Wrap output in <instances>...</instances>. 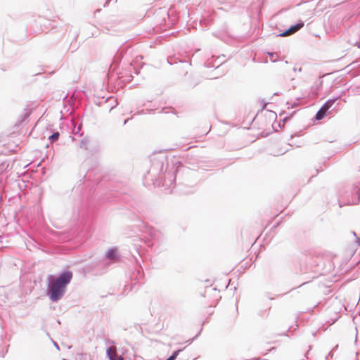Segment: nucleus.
<instances>
[{"label": "nucleus", "mask_w": 360, "mask_h": 360, "mask_svg": "<svg viewBox=\"0 0 360 360\" xmlns=\"http://www.w3.org/2000/svg\"><path fill=\"white\" fill-rule=\"evenodd\" d=\"M107 354L110 360H123V358L117 353L116 347L114 346L107 349Z\"/></svg>", "instance_id": "20e7f679"}, {"label": "nucleus", "mask_w": 360, "mask_h": 360, "mask_svg": "<svg viewBox=\"0 0 360 360\" xmlns=\"http://www.w3.org/2000/svg\"><path fill=\"white\" fill-rule=\"evenodd\" d=\"M274 54L273 53H271V56H272V58H274V56H273Z\"/></svg>", "instance_id": "1a4fd4ad"}, {"label": "nucleus", "mask_w": 360, "mask_h": 360, "mask_svg": "<svg viewBox=\"0 0 360 360\" xmlns=\"http://www.w3.org/2000/svg\"><path fill=\"white\" fill-rule=\"evenodd\" d=\"M304 26V23H298L295 25L291 26L288 30H285L283 33L280 34V36L281 37H286L291 35L294 33H295L297 31H298L300 29H301Z\"/></svg>", "instance_id": "7ed1b4c3"}, {"label": "nucleus", "mask_w": 360, "mask_h": 360, "mask_svg": "<svg viewBox=\"0 0 360 360\" xmlns=\"http://www.w3.org/2000/svg\"><path fill=\"white\" fill-rule=\"evenodd\" d=\"M72 278V272L65 271L53 281L49 291V296L52 301H57L63 296L65 287L70 282Z\"/></svg>", "instance_id": "f257e3e1"}, {"label": "nucleus", "mask_w": 360, "mask_h": 360, "mask_svg": "<svg viewBox=\"0 0 360 360\" xmlns=\"http://www.w3.org/2000/svg\"><path fill=\"white\" fill-rule=\"evenodd\" d=\"M107 257L110 259H114L117 257V250L115 248L110 249L106 255Z\"/></svg>", "instance_id": "39448f33"}, {"label": "nucleus", "mask_w": 360, "mask_h": 360, "mask_svg": "<svg viewBox=\"0 0 360 360\" xmlns=\"http://www.w3.org/2000/svg\"><path fill=\"white\" fill-rule=\"evenodd\" d=\"M334 100H328L317 112L316 115V120L323 119L327 113V111L333 105Z\"/></svg>", "instance_id": "f03ea898"}, {"label": "nucleus", "mask_w": 360, "mask_h": 360, "mask_svg": "<svg viewBox=\"0 0 360 360\" xmlns=\"http://www.w3.org/2000/svg\"><path fill=\"white\" fill-rule=\"evenodd\" d=\"M181 352V350H176L175 351L173 354L169 356L167 360H174L176 356H178V354H179V352Z\"/></svg>", "instance_id": "0eeeda50"}, {"label": "nucleus", "mask_w": 360, "mask_h": 360, "mask_svg": "<svg viewBox=\"0 0 360 360\" xmlns=\"http://www.w3.org/2000/svg\"><path fill=\"white\" fill-rule=\"evenodd\" d=\"M274 54L273 53H271V56H272V58H274V56H273Z\"/></svg>", "instance_id": "6e6552de"}, {"label": "nucleus", "mask_w": 360, "mask_h": 360, "mask_svg": "<svg viewBox=\"0 0 360 360\" xmlns=\"http://www.w3.org/2000/svg\"><path fill=\"white\" fill-rule=\"evenodd\" d=\"M58 137H59V133L58 132H56V133H53L49 137V139L51 140V141H55L58 140Z\"/></svg>", "instance_id": "423d86ee"}]
</instances>
